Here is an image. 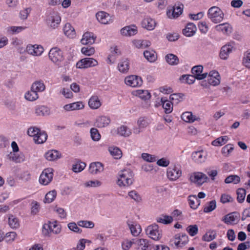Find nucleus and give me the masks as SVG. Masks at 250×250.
Listing matches in <instances>:
<instances>
[{
    "instance_id": "obj_1",
    "label": "nucleus",
    "mask_w": 250,
    "mask_h": 250,
    "mask_svg": "<svg viewBox=\"0 0 250 250\" xmlns=\"http://www.w3.org/2000/svg\"><path fill=\"white\" fill-rule=\"evenodd\" d=\"M117 184L120 186H129L133 183V173L129 169H124L119 173Z\"/></svg>"
},
{
    "instance_id": "obj_2",
    "label": "nucleus",
    "mask_w": 250,
    "mask_h": 250,
    "mask_svg": "<svg viewBox=\"0 0 250 250\" xmlns=\"http://www.w3.org/2000/svg\"><path fill=\"white\" fill-rule=\"evenodd\" d=\"M208 16L212 22L218 23L223 21L224 14L218 7L212 6L208 9Z\"/></svg>"
},
{
    "instance_id": "obj_3",
    "label": "nucleus",
    "mask_w": 250,
    "mask_h": 250,
    "mask_svg": "<svg viewBox=\"0 0 250 250\" xmlns=\"http://www.w3.org/2000/svg\"><path fill=\"white\" fill-rule=\"evenodd\" d=\"M48 56L50 60L58 65L63 60L62 52L58 47L51 48L48 53Z\"/></svg>"
},
{
    "instance_id": "obj_4",
    "label": "nucleus",
    "mask_w": 250,
    "mask_h": 250,
    "mask_svg": "<svg viewBox=\"0 0 250 250\" xmlns=\"http://www.w3.org/2000/svg\"><path fill=\"white\" fill-rule=\"evenodd\" d=\"M53 169L51 168L43 170L39 178L40 183L43 185H47L53 179Z\"/></svg>"
},
{
    "instance_id": "obj_5",
    "label": "nucleus",
    "mask_w": 250,
    "mask_h": 250,
    "mask_svg": "<svg viewBox=\"0 0 250 250\" xmlns=\"http://www.w3.org/2000/svg\"><path fill=\"white\" fill-rule=\"evenodd\" d=\"M98 64V62L94 59L91 58H85L78 61L76 63V67L78 68H86L93 67Z\"/></svg>"
},
{
    "instance_id": "obj_6",
    "label": "nucleus",
    "mask_w": 250,
    "mask_h": 250,
    "mask_svg": "<svg viewBox=\"0 0 250 250\" xmlns=\"http://www.w3.org/2000/svg\"><path fill=\"white\" fill-rule=\"evenodd\" d=\"M146 233L149 237L154 240H158L161 238L159 232V226L156 224L149 226L146 229Z\"/></svg>"
},
{
    "instance_id": "obj_7",
    "label": "nucleus",
    "mask_w": 250,
    "mask_h": 250,
    "mask_svg": "<svg viewBox=\"0 0 250 250\" xmlns=\"http://www.w3.org/2000/svg\"><path fill=\"white\" fill-rule=\"evenodd\" d=\"M240 215L238 212L234 211L225 215L222 221L226 224H236L238 223Z\"/></svg>"
},
{
    "instance_id": "obj_8",
    "label": "nucleus",
    "mask_w": 250,
    "mask_h": 250,
    "mask_svg": "<svg viewBox=\"0 0 250 250\" xmlns=\"http://www.w3.org/2000/svg\"><path fill=\"white\" fill-rule=\"evenodd\" d=\"M208 180V176L204 173L200 172H194L193 175L190 177L191 182L201 186Z\"/></svg>"
},
{
    "instance_id": "obj_9",
    "label": "nucleus",
    "mask_w": 250,
    "mask_h": 250,
    "mask_svg": "<svg viewBox=\"0 0 250 250\" xmlns=\"http://www.w3.org/2000/svg\"><path fill=\"white\" fill-rule=\"evenodd\" d=\"M61 21V17L56 12L50 14L47 19L48 25L51 28L55 29L60 24Z\"/></svg>"
},
{
    "instance_id": "obj_10",
    "label": "nucleus",
    "mask_w": 250,
    "mask_h": 250,
    "mask_svg": "<svg viewBox=\"0 0 250 250\" xmlns=\"http://www.w3.org/2000/svg\"><path fill=\"white\" fill-rule=\"evenodd\" d=\"M125 82L127 85L131 87L139 86L143 83L141 78L135 75L127 77L125 78Z\"/></svg>"
},
{
    "instance_id": "obj_11",
    "label": "nucleus",
    "mask_w": 250,
    "mask_h": 250,
    "mask_svg": "<svg viewBox=\"0 0 250 250\" xmlns=\"http://www.w3.org/2000/svg\"><path fill=\"white\" fill-rule=\"evenodd\" d=\"M203 67L202 65H196L192 68L191 73L197 80H202L206 78L208 75V73L201 74L203 72Z\"/></svg>"
},
{
    "instance_id": "obj_12",
    "label": "nucleus",
    "mask_w": 250,
    "mask_h": 250,
    "mask_svg": "<svg viewBox=\"0 0 250 250\" xmlns=\"http://www.w3.org/2000/svg\"><path fill=\"white\" fill-rule=\"evenodd\" d=\"M97 20L103 24H108L112 21L111 16L104 11H100L96 14Z\"/></svg>"
},
{
    "instance_id": "obj_13",
    "label": "nucleus",
    "mask_w": 250,
    "mask_h": 250,
    "mask_svg": "<svg viewBox=\"0 0 250 250\" xmlns=\"http://www.w3.org/2000/svg\"><path fill=\"white\" fill-rule=\"evenodd\" d=\"M182 174V171L178 168L174 167H169L167 170V177L171 180L174 181L178 179Z\"/></svg>"
},
{
    "instance_id": "obj_14",
    "label": "nucleus",
    "mask_w": 250,
    "mask_h": 250,
    "mask_svg": "<svg viewBox=\"0 0 250 250\" xmlns=\"http://www.w3.org/2000/svg\"><path fill=\"white\" fill-rule=\"evenodd\" d=\"M137 28L134 24L124 27L121 30L122 35L125 36H131L137 33Z\"/></svg>"
},
{
    "instance_id": "obj_15",
    "label": "nucleus",
    "mask_w": 250,
    "mask_h": 250,
    "mask_svg": "<svg viewBox=\"0 0 250 250\" xmlns=\"http://www.w3.org/2000/svg\"><path fill=\"white\" fill-rule=\"evenodd\" d=\"M206 153L204 151H195L192 154V160L196 163H202L206 159Z\"/></svg>"
},
{
    "instance_id": "obj_16",
    "label": "nucleus",
    "mask_w": 250,
    "mask_h": 250,
    "mask_svg": "<svg viewBox=\"0 0 250 250\" xmlns=\"http://www.w3.org/2000/svg\"><path fill=\"white\" fill-rule=\"evenodd\" d=\"M96 38L93 33L87 32L83 35L81 42L83 44H92L95 42Z\"/></svg>"
},
{
    "instance_id": "obj_17",
    "label": "nucleus",
    "mask_w": 250,
    "mask_h": 250,
    "mask_svg": "<svg viewBox=\"0 0 250 250\" xmlns=\"http://www.w3.org/2000/svg\"><path fill=\"white\" fill-rule=\"evenodd\" d=\"M104 167L100 162H94L90 164L89 167V172L92 174H96L103 171Z\"/></svg>"
},
{
    "instance_id": "obj_18",
    "label": "nucleus",
    "mask_w": 250,
    "mask_h": 250,
    "mask_svg": "<svg viewBox=\"0 0 250 250\" xmlns=\"http://www.w3.org/2000/svg\"><path fill=\"white\" fill-rule=\"evenodd\" d=\"M110 119L108 117L102 116L99 117L95 123V125L99 128L107 126L110 123Z\"/></svg>"
},
{
    "instance_id": "obj_19",
    "label": "nucleus",
    "mask_w": 250,
    "mask_h": 250,
    "mask_svg": "<svg viewBox=\"0 0 250 250\" xmlns=\"http://www.w3.org/2000/svg\"><path fill=\"white\" fill-rule=\"evenodd\" d=\"M215 29L216 31L222 32L227 35L230 34L232 32L231 26L229 23L227 22L216 25Z\"/></svg>"
},
{
    "instance_id": "obj_20",
    "label": "nucleus",
    "mask_w": 250,
    "mask_h": 250,
    "mask_svg": "<svg viewBox=\"0 0 250 250\" xmlns=\"http://www.w3.org/2000/svg\"><path fill=\"white\" fill-rule=\"evenodd\" d=\"M196 31V27L194 24L189 22L187 24L185 28L183 30V34L187 37H191L194 35Z\"/></svg>"
},
{
    "instance_id": "obj_21",
    "label": "nucleus",
    "mask_w": 250,
    "mask_h": 250,
    "mask_svg": "<svg viewBox=\"0 0 250 250\" xmlns=\"http://www.w3.org/2000/svg\"><path fill=\"white\" fill-rule=\"evenodd\" d=\"M142 26L143 28L148 30H153L155 26L156 22L154 20L149 17L145 18L142 21Z\"/></svg>"
},
{
    "instance_id": "obj_22",
    "label": "nucleus",
    "mask_w": 250,
    "mask_h": 250,
    "mask_svg": "<svg viewBox=\"0 0 250 250\" xmlns=\"http://www.w3.org/2000/svg\"><path fill=\"white\" fill-rule=\"evenodd\" d=\"M45 158L48 161H55L61 157V153L56 150H50L45 154Z\"/></svg>"
},
{
    "instance_id": "obj_23",
    "label": "nucleus",
    "mask_w": 250,
    "mask_h": 250,
    "mask_svg": "<svg viewBox=\"0 0 250 250\" xmlns=\"http://www.w3.org/2000/svg\"><path fill=\"white\" fill-rule=\"evenodd\" d=\"M183 5H181V6H176L175 5L173 8L171 13V17L170 14L171 12L170 11H167V15L170 18H176L178 17L183 12Z\"/></svg>"
},
{
    "instance_id": "obj_24",
    "label": "nucleus",
    "mask_w": 250,
    "mask_h": 250,
    "mask_svg": "<svg viewBox=\"0 0 250 250\" xmlns=\"http://www.w3.org/2000/svg\"><path fill=\"white\" fill-rule=\"evenodd\" d=\"M64 34L69 38L75 37L76 32L74 27L69 23L65 24L63 28Z\"/></svg>"
},
{
    "instance_id": "obj_25",
    "label": "nucleus",
    "mask_w": 250,
    "mask_h": 250,
    "mask_svg": "<svg viewBox=\"0 0 250 250\" xmlns=\"http://www.w3.org/2000/svg\"><path fill=\"white\" fill-rule=\"evenodd\" d=\"M161 102L166 114H169L172 112L173 104L171 101L167 100L166 98L162 97L161 99Z\"/></svg>"
},
{
    "instance_id": "obj_26",
    "label": "nucleus",
    "mask_w": 250,
    "mask_h": 250,
    "mask_svg": "<svg viewBox=\"0 0 250 250\" xmlns=\"http://www.w3.org/2000/svg\"><path fill=\"white\" fill-rule=\"evenodd\" d=\"M84 106L82 102H76L65 105L63 108L66 111H72L83 109Z\"/></svg>"
},
{
    "instance_id": "obj_27",
    "label": "nucleus",
    "mask_w": 250,
    "mask_h": 250,
    "mask_svg": "<svg viewBox=\"0 0 250 250\" xmlns=\"http://www.w3.org/2000/svg\"><path fill=\"white\" fill-rule=\"evenodd\" d=\"M232 51V47L229 45H225L222 47L220 52V57L223 60L227 59L229 54Z\"/></svg>"
},
{
    "instance_id": "obj_28",
    "label": "nucleus",
    "mask_w": 250,
    "mask_h": 250,
    "mask_svg": "<svg viewBox=\"0 0 250 250\" xmlns=\"http://www.w3.org/2000/svg\"><path fill=\"white\" fill-rule=\"evenodd\" d=\"M127 224L132 235L137 236L140 233L142 229L139 225L130 224L129 221L127 222Z\"/></svg>"
},
{
    "instance_id": "obj_29",
    "label": "nucleus",
    "mask_w": 250,
    "mask_h": 250,
    "mask_svg": "<svg viewBox=\"0 0 250 250\" xmlns=\"http://www.w3.org/2000/svg\"><path fill=\"white\" fill-rule=\"evenodd\" d=\"M88 105L91 108L96 109L100 107L101 104L98 97L97 96H94L89 100Z\"/></svg>"
},
{
    "instance_id": "obj_30",
    "label": "nucleus",
    "mask_w": 250,
    "mask_h": 250,
    "mask_svg": "<svg viewBox=\"0 0 250 250\" xmlns=\"http://www.w3.org/2000/svg\"><path fill=\"white\" fill-rule=\"evenodd\" d=\"M216 237V231L213 229H209L202 236V240L204 241L210 242L214 240Z\"/></svg>"
},
{
    "instance_id": "obj_31",
    "label": "nucleus",
    "mask_w": 250,
    "mask_h": 250,
    "mask_svg": "<svg viewBox=\"0 0 250 250\" xmlns=\"http://www.w3.org/2000/svg\"><path fill=\"white\" fill-rule=\"evenodd\" d=\"M165 59L166 62L171 65H176L179 62L178 57L173 54H167L165 57Z\"/></svg>"
},
{
    "instance_id": "obj_32",
    "label": "nucleus",
    "mask_w": 250,
    "mask_h": 250,
    "mask_svg": "<svg viewBox=\"0 0 250 250\" xmlns=\"http://www.w3.org/2000/svg\"><path fill=\"white\" fill-rule=\"evenodd\" d=\"M47 138V134L45 131L41 130L34 138V140L36 144H41L45 142Z\"/></svg>"
},
{
    "instance_id": "obj_33",
    "label": "nucleus",
    "mask_w": 250,
    "mask_h": 250,
    "mask_svg": "<svg viewBox=\"0 0 250 250\" xmlns=\"http://www.w3.org/2000/svg\"><path fill=\"white\" fill-rule=\"evenodd\" d=\"M181 118L185 122L188 123H193L195 121L198 120L199 118H196L194 115H193L191 112H185L181 115Z\"/></svg>"
},
{
    "instance_id": "obj_34",
    "label": "nucleus",
    "mask_w": 250,
    "mask_h": 250,
    "mask_svg": "<svg viewBox=\"0 0 250 250\" xmlns=\"http://www.w3.org/2000/svg\"><path fill=\"white\" fill-rule=\"evenodd\" d=\"M35 112L38 116H44L50 114V110L47 106L42 105L36 108Z\"/></svg>"
},
{
    "instance_id": "obj_35",
    "label": "nucleus",
    "mask_w": 250,
    "mask_h": 250,
    "mask_svg": "<svg viewBox=\"0 0 250 250\" xmlns=\"http://www.w3.org/2000/svg\"><path fill=\"white\" fill-rule=\"evenodd\" d=\"M129 62L127 59L121 61L118 64V69L120 72L126 73L129 70Z\"/></svg>"
},
{
    "instance_id": "obj_36",
    "label": "nucleus",
    "mask_w": 250,
    "mask_h": 250,
    "mask_svg": "<svg viewBox=\"0 0 250 250\" xmlns=\"http://www.w3.org/2000/svg\"><path fill=\"white\" fill-rule=\"evenodd\" d=\"M24 97L28 101H34L38 99L39 96L38 93L31 88L30 91L25 94Z\"/></svg>"
},
{
    "instance_id": "obj_37",
    "label": "nucleus",
    "mask_w": 250,
    "mask_h": 250,
    "mask_svg": "<svg viewBox=\"0 0 250 250\" xmlns=\"http://www.w3.org/2000/svg\"><path fill=\"white\" fill-rule=\"evenodd\" d=\"M118 134L121 136L127 137L131 134L130 130L126 126L121 125L117 129Z\"/></svg>"
},
{
    "instance_id": "obj_38",
    "label": "nucleus",
    "mask_w": 250,
    "mask_h": 250,
    "mask_svg": "<svg viewBox=\"0 0 250 250\" xmlns=\"http://www.w3.org/2000/svg\"><path fill=\"white\" fill-rule=\"evenodd\" d=\"M31 88L38 93V92L43 91L45 89V86L43 82L36 81L32 84Z\"/></svg>"
},
{
    "instance_id": "obj_39",
    "label": "nucleus",
    "mask_w": 250,
    "mask_h": 250,
    "mask_svg": "<svg viewBox=\"0 0 250 250\" xmlns=\"http://www.w3.org/2000/svg\"><path fill=\"white\" fill-rule=\"evenodd\" d=\"M57 195V191L53 190L46 193L45 196L44 202L45 203H50L52 202Z\"/></svg>"
},
{
    "instance_id": "obj_40",
    "label": "nucleus",
    "mask_w": 250,
    "mask_h": 250,
    "mask_svg": "<svg viewBox=\"0 0 250 250\" xmlns=\"http://www.w3.org/2000/svg\"><path fill=\"white\" fill-rule=\"evenodd\" d=\"M236 194L237 201L240 203H242L245 199L246 190L243 188H239L236 191Z\"/></svg>"
},
{
    "instance_id": "obj_41",
    "label": "nucleus",
    "mask_w": 250,
    "mask_h": 250,
    "mask_svg": "<svg viewBox=\"0 0 250 250\" xmlns=\"http://www.w3.org/2000/svg\"><path fill=\"white\" fill-rule=\"evenodd\" d=\"M8 224L12 229H17L19 227V223L17 217L13 215H10L8 218Z\"/></svg>"
},
{
    "instance_id": "obj_42",
    "label": "nucleus",
    "mask_w": 250,
    "mask_h": 250,
    "mask_svg": "<svg viewBox=\"0 0 250 250\" xmlns=\"http://www.w3.org/2000/svg\"><path fill=\"white\" fill-rule=\"evenodd\" d=\"M173 221V218L171 216L162 215V217L157 218V222L163 224H169Z\"/></svg>"
},
{
    "instance_id": "obj_43",
    "label": "nucleus",
    "mask_w": 250,
    "mask_h": 250,
    "mask_svg": "<svg viewBox=\"0 0 250 250\" xmlns=\"http://www.w3.org/2000/svg\"><path fill=\"white\" fill-rule=\"evenodd\" d=\"M228 137L227 136L220 137L213 141L211 144L214 146H220L225 144L228 141Z\"/></svg>"
},
{
    "instance_id": "obj_44",
    "label": "nucleus",
    "mask_w": 250,
    "mask_h": 250,
    "mask_svg": "<svg viewBox=\"0 0 250 250\" xmlns=\"http://www.w3.org/2000/svg\"><path fill=\"white\" fill-rule=\"evenodd\" d=\"M240 182V178L236 175H230L228 176L225 180V182L226 184L233 183L234 184H237Z\"/></svg>"
},
{
    "instance_id": "obj_45",
    "label": "nucleus",
    "mask_w": 250,
    "mask_h": 250,
    "mask_svg": "<svg viewBox=\"0 0 250 250\" xmlns=\"http://www.w3.org/2000/svg\"><path fill=\"white\" fill-rule=\"evenodd\" d=\"M216 207V202L215 200H212L207 203L204 208V212L206 213L210 212L213 211Z\"/></svg>"
},
{
    "instance_id": "obj_46",
    "label": "nucleus",
    "mask_w": 250,
    "mask_h": 250,
    "mask_svg": "<svg viewBox=\"0 0 250 250\" xmlns=\"http://www.w3.org/2000/svg\"><path fill=\"white\" fill-rule=\"evenodd\" d=\"M109 151L112 156H113L115 159H120L122 156L121 150L117 147H109Z\"/></svg>"
},
{
    "instance_id": "obj_47",
    "label": "nucleus",
    "mask_w": 250,
    "mask_h": 250,
    "mask_svg": "<svg viewBox=\"0 0 250 250\" xmlns=\"http://www.w3.org/2000/svg\"><path fill=\"white\" fill-rule=\"evenodd\" d=\"M175 239H178L181 241V245L180 247H183L185 246L188 242V236L185 233H182L181 234L176 235L175 236Z\"/></svg>"
},
{
    "instance_id": "obj_48",
    "label": "nucleus",
    "mask_w": 250,
    "mask_h": 250,
    "mask_svg": "<svg viewBox=\"0 0 250 250\" xmlns=\"http://www.w3.org/2000/svg\"><path fill=\"white\" fill-rule=\"evenodd\" d=\"M9 158L16 163H21L24 160V157L23 155H18L15 153H10Z\"/></svg>"
},
{
    "instance_id": "obj_49",
    "label": "nucleus",
    "mask_w": 250,
    "mask_h": 250,
    "mask_svg": "<svg viewBox=\"0 0 250 250\" xmlns=\"http://www.w3.org/2000/svg\"><path fill=\"white\" fill-rule=\"evenodd\" d=\"M137 93L139 97L144 101L147 100L151 97L150 93L147 90H138Z\"/></svg>"
},
{
    "instance_id": "obj_50",
    "label": "nucleus",
    "mask_w": 250,
    "mask_h": 250,
    "mask_svg": "<svg viewBox=\"0 0 250 250\" xmlns=\"http://www.w3.org/2000/svg\"><path fill=\"white\" fill-rule=\"evenodd\" d=\"M144 55L145 58L150 62H154L156 60V56L154 52L146 50L144 52Z\"/></svg>"
},
{
    "instance_id": "obj_51",
    "label": "nucleus",
    "mask_w": 250,
    "mask_h": 250,
    "mask_svg": "<svg viewBox=\"0 0 250 250\" xmlns=\"http://www.w3.org/2000/svg\"><path fill=\"white\" fill-rule=\"evenodd\" d=\"M138 245L143 246V248H142V250H150L151 249V246L148 240L140 239H139Z\"/></svg>"
},
{
    "instance_id": "obj_52",
    "label": "nucleus",
    "mask_w": 250,
    "mask_h": 250,
    "mask_svg": "<svg viewBox=\"0 0 250 250\" xmlns=\"http://www.w3.org/2000/svg\"><path fill=\"white\" fill-rule=\"evenodd\" d=\"M86 164L83 162H79L72 166V170L75 172L82 171L85 167Z\"/></svg>"
},
{
    "instance_id": "obj_53",
    "label": "nucleus",
    "mask_w": 250,
    "mask_h": 250,
    "mask_svg": "<svg viewBox=\"0 0 250 250\" xmlns=\"http://www.w3.org/2000/svg\"><path fill=\"white\" fill-rule=\"evenodd\" d=\"M90 132L91 138L92 140H93L94 141H98L100 139L101 135L97 128H91Z\"/></svg>"
},
{
    "instance_id": "obj_54",
    "label": "nucleus",
    "mask_w": 250,
    "mask_h": 250,
    "mask_svg": "<svg viewBox=\"0 0 250 250\" xmlns=\"http://www.w3.org/2000/svg\"><path fill=\"white\" fill-rule=\"evenodd\" d=\"M187 231L191 236H194L198 233V226L196 225H189L187 227Z\"/></svg>"
},
{
    "instance_id": "obj_55",
    "label": "nucleus",
    "mask_w": 250,
    "mask_h": 250,
    "mask_svg": "<svg viewBox=\"0 0 250 250\" xmlns=\"http://www.w3.org/2000/svg\"><path fill=\"white\" fill-rule=\"evenodd\" d=\"M196 200H197V197L196 195H190L188 197V203L190 208L193 209L197 208V205L196 204Z\"/></svg>"
},
{
    "instance_id": "obj_56",
    "label": "nucleus",
    "mask_w": 250,
    "mask_h": 250,
    "mask_svg": "<svg viewBox=\"0 0 250 250\" xmlns=\"http://www.w3.org/2000/svg\"><path fill=\"white\" fill-rule=\"evenodd\" d=\"M78 225L80 227L86 228H93L94 227L93 222L89 221H80L78 222Z\"/></svg>"
},
{
    "instance_id": "obj_57",
    "label": "nucleus",
    "mask_w": 250,
    "mask_h": 250,
    "mask_svg": "<svg viewBox=\"0 0 250 250\" xmlns=\"http://www.w3.org/2000/svg\"><path fill=\"white\" fill-rule=\"evenodd\" d=\"M81 52L83 54H84L85 55L89 56L94 54L95 49L93 47H83L82 48Z\"/></svg>"
},
{
    "instance_id": "obj_58",
    "label": "nucleus",
    "mask_w": 250,
    "mask_h": 250,
    "mask_svg": "<svg viewBox=\"0 0 250 250\" xmlns=\"http://www.w3.org/2000/svg\"><path fill=\"white\" fill-rule=\"evenodd\" d=\"M52 226H51V222H49L48 224H45L42 227V233L45 236L48 235L50 232H51Z\"/></svg>"
},
{
    "instance_id": "obj_59",
    "label": "nucleus",
    "mask_w": 250,
    "mask_h": 250,
    "mask_svg": "<svg viewBox=\"0 0 250 250\" xmlns=\"http://www.w3.org/2000/svg\"><path fill=\"white\" fill-rule=\"evenodd\" d=\"M31 10V9L30 8H26L21 11L20 13V17L21 19L22 20L27 19Z\"/></svg>"
},
{
    "instance_id": "obj_60",
    "label": "nucleus",
    "mask_w": 250,
    "mask_h": 250,
    "mask_svg": "<svg viewBox=\"0 0 250 250\" xmlns=\"http://www.w3.org/2000/svg\"><path fill=\"white\" fill-rule=\"evenodd\" d=\"M142 157L145 161L148 162H153L156 161L155 156L146 153H142Z\"/></svg>"
},
{
    "instance_id": "obj_61",
    "label": "nucleus",
    "mask_w": 250,
    "mask_h": 250,
    "mask_svg": "<svg viewBox=\"0 0 250 250\" xmlns=\"http://www.w3.org/2000/svg\"><path fill=\"white\" fill-rule=\"evenodd\" d=\"M128 196L136 202H139L142 199L139 194L135 191L132 190L128 192Z\"/></svg>"
},
{
    "instance_id": "obj_62",
    "label": "nucleus",
    "mask_w": 250,
    "mask_h": 250,
    "mask_svg": "<svg viewBox=\"0 0 250 250\" xmlns=\"http://www.w3.org/2000/svg\"><path fill=\"white\" fill-rule=\"evenodd\" d=\"M40 131V129L36 127H30L28 129L27 134L29 136L33 137L36 136Z\"/></svg>"
},
{
    "instance_id": "obj_63",
    "label": "nucleus",
    "mask_w": 250,
    "mask_h": 250,
    "mask_svg": "<svg viewBox=\"0 0 250 250\" xmlns=\"http://www.w3.org/2000/svg\"><path fill=\"white\" fill-rule=\"evenodd\" d=\"M184 97V94L183 93H174L171 94L169 96V99L171 101L176 100L177 101V103H178L179 101H180V99H182Z\"/></svg>"
},
{
    "instance_id": "obj_64",
    "label": "nucleus",
    "mask_w": 250,
    "mask_h": 250,
    "mask_svg": "<svg viewBox=\"0 0 250 250\" xmlns=\"http://www.w3.org/2000/svg\"><path fill=\"white\" fill-rule=\"evenodd\" d=\"M243 63L246 67L250 68V52H247L246 54H244V57L243 60Z\"/></svg>"
}]
</instances>
